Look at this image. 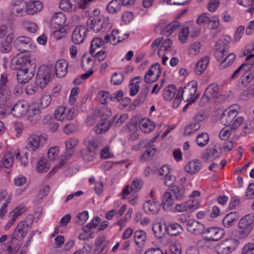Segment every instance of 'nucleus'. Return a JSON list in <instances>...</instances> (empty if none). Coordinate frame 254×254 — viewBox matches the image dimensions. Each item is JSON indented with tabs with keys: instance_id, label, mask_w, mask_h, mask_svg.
Returning <instances> with one entry per match:
<instances>
[{
	"instance_id": "1",
	"label": "nucleus",
	"mask_w": 254,
	"mask_h": 254,
	"mask_svg": "<svg viewBox=\"0 0 254 254\" xmlns=\"http://www.w3.org/2000/svg\"><path fill=\"white\" fill-rule=\"evenodd\" d=\"M34 217L32 214L28 215L25 220L20 221L7 244H2L1 248L8 254H17L22 246V241L31 229Z\"/></svg>"
},
{
	"instance_id": "2",
	"label": "nucleus",
	"mask_w": 254,
	"mask_h": 254,
	"mask_svg": "<svg viewBox=\"0 0 254 254\" xmlns=\"http://www.w3.org/2000/svg\"><path fill=\"white\" fill-rule=\"evenodd\" d=\"M36 65L28 55L17 54L11 60L10 68L18 70L17 79L18 83H28L35 74Z\"/></svg>"
},
{
	"instance_id": "3",
	"label": "nucleus",
	"mask_w": 254,
	"mask_h": 254,
	"mask_svg": "<svg viewBox=\"0 0 254 254\" xmlns=\"http://www.w3.org/2000/svg\"><path fill=\"white\" fill-rule=\"evenodd\" d=\"M197 87V82L191 81L185 85L184 88L181 87L178 90L179 95L182 96V99L185 102L190 101V103H193L199 97V93L196 94Z\"/></svg>"
},
{
	"instance_id": "4",
	"label": "nucleus",
	"mask_w": 254,
	"mask_h": 254,
	"mask_svg": "<svg viewBox=\"0 0 254 254\" xmlns=\"http://www.w3.org/2000/svg\"><path fill=\"white\" fill-rule=\"evenodd\" d=\"M254 225V216L248 214L244 216L239 221V230L237 232L240 238L247 237L252 231Z\"/></svg>"
},
{
	"instance_id": "5",
	"label": "nucleus",
	"mask_w": 254,
	"mask_h": 254,
	"mask_svg": "<svg viewBox=\"0 0 254 254\" xmlns=\"http://www.w3.org/2000/svg\"><path fill=\"white\" fill-rule=\"evenodd\" d=\"M51 77L50 68L46 65H42L39 68L36 78L37 86L41 89L44 88L48 84Z\"/></svg>"
},
{
	"instance_id": "6",
	"label": "nucleus",
	"mask_w": 254,
	"mask_h": 254,
	"mask_svg": "<svg viewBox=\"0 0 254 254\" xmlns=\"http://www.w3.org/2000/svg\"><path fill=\"white\" fill-rule=\"evenodd\" d=\"M239 242L235 238L226 239L215 247V252L218 254H229L237 248Z\"/></svg>"
},
{
	"instance_id": "7",
	"label": "nucleus",
	"mask_w": 254,
	"mask_h": 254,
	"mask_svg": "<svg viewBox=\"0 0 254 254\" xmlns=\"http://www.w3.org/2000/svg\"><path fill=\"white\" fill-rule=\"evenodd\" d=\"M10 94L7 75L5 73L1 74L0 79V108L5 105Z\"/></svg>"
},
{
	"instance_id": "8",
	"label": "nucleus",
	"mask_w": 254,
	"mask_h": 254,
	"mask_svg": "<svg viewBox=\"0 0 254 254\" xmlns=\"http://www.w3.org/2000/svg\"><path fill=\"white\" fill-rule=\"evenodd\" d=\"M47 139V136L45 134L40 135H31L27 139L25 148L32 153H33L38 149L41 144L46 142Z\"/></svg>"
},
{
	"instance_id": "9",
	"label": "nucleus",
	"mask_w": 254,
	"mask_h": 254,
	"mask_svg": "<svg viewBox=\"0 0 254 254\" xmlns=\"http://www.w3.org/2000/svg\"><path fill=\"white\" fill-rule=\"evenodd\" d=\"M219 89V86L216 84L209 85L205 89L201 99V102L203 105L208 103L211 99L217 98L220 95Z\"/></svg>"
},
{
	"instance_id": "10",
	"label": "nucleus",
	"mask_w": 254,
	"mask_h": 254,
	"mask_svg": "<svg viewBox=\"0 0 254 254\" xmlns=\"http://www.w3.org/2000/svg\"><path fill=\"white\" fill-rule=\"evenodd\" d=\"M161 73L160 64L158 63L153 64L145 73L144 80L147 84L153 83L158 79Z\"/></svg>"
},
{
	"instance_id": "11",
	"label": "nucleus",
	"mask_w": 254,
	"mask_h": 254,
	"mask_svg": "<svg viewBox=\"0 0 254 254\" xmlns=\"http://www.w3.org/2000/svg\"><path fill=\"white\" fill-rule=\"evenodd\" d=\"M221 154V148L216 144L210 145L202 153L201 158L206 161L213 160L218 158Z\"/></svg>"
},
{
	"instance_id": "12",
	"label": "nucleus",
	"mask_w": 254,
	"mask_h": 254,
	"mask_svg": "<svg viewBox=\"0 0 254 254\" xmlns=\"http://www.w3.org/2000/svg\"><path fill=\"white\" fill-rule=\"evenodd\" d=\"M225 233L223 229L217 227H211L208 228L203 231V238L209 241H218L224 235Z\"/></svg>"
},
{
	"instance_id": "13",
	"label": "nucleus",
	"mask_w": 254,
	"mask_h": 254,
	"mask_svg": "<svg viewBox=\"0 0 254 254\" xmlns=\"http://www.w3.org/2000/svg\"><path fill=\"white\" fill-rule=\"evenodd\" d=\"M32 40L24 36L18 37L14 42L15 47L21 52H30L32 50Z\"/></svg>"
},
{
	"instance_id": "14",
	"label": "nucleus",
	"mask_w": 254,
	"mask_h": 254,
	"mask_svg": "<svg viewBox=\"0 0 254 254\" xmlns=\"http://www.w3.org/2000/svg\"><path fill=\"white\" fill-rule=\"evenodd\" d=\"M86 29H88V32L90 30H93L95 32H98L104 28V20L102 19V16L89 17L86 22Z\"/></svg>"
},
{
	"instance_id": "15",
	"label": "nucleus",
	"mask_w": 254,
	"mask_h": 254,
	"mask_svg": "<svg viewBox=\"0 0 254 254\" xmlns=\"http://www.w3.org/2000/svg\"><path fill=\"white\" fill-rule=\"evenodd\" d=\"M199 205V202L196 199L188 200L187 201L177 204L175 206V209L177 212L190 211L197 208Z\"/></svg>"
},
{
	"instance_id": "16",
	"label": "nucleus",
	"mask_w": 254,
	"mask_h": 254,
	"mask_svg": "<svg viewBox=\"0 0 254 254\" xmlns=\"http://www.w3.org/2000/svg\"><path fill=\"white\" fill-rule=\"evenodd\" d=\"M88 29H86L85 26L80 25L76 27L72 34V41L76 44H81L84 40Z\"/></svg>"
},
{
	"instance_id": "17",
	"label": "nucleus",
	"mask_w": 254,
	"mask_h": 254,
	"mask_svg": "<svg viewBox=\"0 0 254 254\" xmlns=\"http://www.w3.org/2000/svg\"><path fill=\"white\" fill-rule=\"evenodd\" d=\"M12 10L14 14L23 16L27 14V3L23 0H12Z\"/></svg>"
},
{
	"instance_id": "18",
	"label": "nucleus",
	"mask_w": 254,
	"mask_h": 254,
	"mask_svg": "<svg viewBox=\"0 0 254 254\" xmlns=\"http://www.w3.org/2000/svg\"><path fill=\"white\" fill-rule=\"evenodd\" d=\"M238 113L236 109L228 108L226 109L221 115L220 121L222 124L227 127L230 126Z\"/></svg>"
},
{
	"instance_id": "19",
	"label": "nucleus",
	"mask_w": 254,
	"mask_h": 254,
	"mask_svg": "<svg viewBox=\"0 0 254 254\" xmlns=\"http://www.w3.org/2000/svg\"><path fill=\"white\" fill-rule=\"evenodd\" d=\"M28 109L27 103L24 101H19L16 103L11 110V114L16 118H20L26 114Z\"/></svg>"
},
{
	"instance_id": "20",
	"label": "nucleus",
	"mask_w": 254,
	"mask_h": 254,
	"mask_svg": "<svg viewBox=\"0 0 254 254\" xmlns=\"http://www.w3.org/2000/svg\"><path fill=\"white\" fill-rule=\"evenodd\" d=\"M187 230L189 232L197 235L203 233L204 226L194 219H190L187 223Z\"/></svg>"
},
{
	"instance_id": "21",
	"label": "nucleus",
	"mask_w": 254,
	"mask_h": 254,
	"mask_svg": "<svg viewBox=\"0 0 254 254\" xmlns=\"http://www.w3.org/2000/svg\"><path fill=\"white\" fill-rule=\"evenodd\" d=\"M160 203L158 201L154 202L151 200H147L144 203L142 209L146 214H156L160 209Z\"/></svg>"
},
{
	"instance_id": "22",
	"label": "nucleus",
	"mask_w": 254,
	"mask_h": 254,
	"mask_svg": "<svg viewBox=\"0 0 254 254\" xmlns=\"http://www.w3.org/2000/svg\"><path fill=\"white\" fill-rule=\"evenodd\" d=\"M68 63L64 59L58 60L55 65L56 75L59 78L64 77L67 73Z\"/></svg>"
},
{
	"instance_id": "23",
	"label": "nucleus",
	"mask_w": 254,
	"mask_h": 254,
	"mask_svg": "<svg viewBox=\"0 0 254 254\" xmlns=\"http://www.w3.org/2000/svg\"><path fill=\"white\" fill-rule=\"evenodd\" d=\"M66 21L65 15L62 12L55 13L51 20L53 27L58 29L64 25Z\"/></svg>"
},
{
	"instance_id": "24",
	"label": "nucleus",
	"mask_w": 254,
	"mask_h": 254,
	"mask_svg": "<svg viewBox=\"0 0 254 254\" xmlns=\"http://www.w3.org/2000/svg\"><path fill=\"white\" fill-rule=\"evenodd\" d=\"M231 41V38L228 36H225L222 41H219L217 43L216 55L217 54H227L229 52V45Z\"/></svg>"
},
{
	"instance_id": "25",
	"label": "nucleus",
	"mask_w": 254,
	"mask_h": 254,
	"mask_svg": "<svg viewBox=\"0 0 254 254\" xmlns=\"http://www.w3.org/2000/svg\"><path fill=\"white\" fill-rule=\"evenodd\" d=\"M149 91V86L146 84L144 85L137 96L136 99H135L132 104L135 107L138 106L140 104H142L145 101L147 95Z\"/></svg>"
},
{
	"instance_id": "26",
	"label": "nucleus",
	"mask_w": 254,
	"mask_h": 254,
	"mask_svg": "<svg viewBox=\"0 0 254 254\" xmlns=\"http://www.w3.org/2000/svg\"><path fill=\"white\" fill-rule=\"evenodd\" d=\"M202 163L198 159L189 162L185 166V170L189 173L194 174L197 173L201 169Z\"/></svg>"
},
{
	"instance_id": "27",
	"label": "nucleus",
	"mask_w": 254,
	"mask_h": 254,
	"mask_svg": "<svg viewBox=\"0 0 254 254\" xmlns=\"http://www.w3.org/2000/svg\"><path fill=\"white\" fill-rule=\"evenodd\" d=\"M168 189L171 193H173L174 197L176 200H182L185 198V188L183 186L174 185Z\"/></svg>"
},
{
	"instance_id": "28",
	"label": "nucleus",
	"mask_w": 254,
	"mask_h": 254,
	"mask_svg": "<svg viewBox=\"0 0 254 254\" xmlns=\"http://www.w3.org/2000/svg\"><path fill=\"white\" fill-rule=\"evenodd\" d=\"M43 7V2L40 0H34L27 3V14L33 15L41 11Z\"/></svg>"
},
{
	"instance_id": "29",
	"label": "nucleus",
	"mask_w": 254,
	"mask_h": 254,
	"mask_svg": "<svg viewBox=\"0 0 254 254\" xmlns=\"http://www.w3.org/2000/svg\"><path fill=\"white\" fill-rule=\"evenodd\" d=\"M239 218L237 212H231L227 214L222 220L223 224L225 227L229 228L236 223Z\"/></svg>"
},
{
	"instance_id": "30",
	"label": "nucleus",
	"mask_w": 254,
	"mask_h": 254,
	"mask_svg": "<svg viewBox=\"0 0 254 254\" xmlns=\"http://www.w3.org/2000/svg\"><path fill=\"white\" fill-rule=\"evenodd\" d=\"M139 127L144 132L149 133L155 128V123L147 119H141L139 122Z\"/></svg>"
},
{
	"instance_id": "31",
	"label": "nucleus",
	"mask_w": 254,
	"mask_h": 254,
	"mask_svg": "<svg viewBox=\"0 0 254 254\" xmlns=\"http://www.w3.org/2000/svg\"><path fill=\"white\" fill-rule=\"evenodd\" d=\"M209 63V57H204L202 58L196 64L194 67V70L197 75H201L206 69Z\"/></svg>"
},
{
	"instance_id": "32",
	"label": "nucleus",
	"mask_w": 254,
	"mask_h": 254,
	"mask_svg": "<svg viewBox=\"0 0 254 254\" xmlns=\"http://www.w3.org/2000/svg\"><path fill=\"white\" fill-rule=\"evenodd\" d=\"M166 227H167V226L165 223L163 224L160 222H158L153 225L152 229L155 236L157 238H162L165 232H167Z\"/></svg>"
},
{
	"instance_id": "33",
	"label": "nucleus",
	"mask_w": 254,
	"mask_h": 254,
	"mask_svg": "<svg viewBox=\"0 0 254 254\" xmlns=\"http://www.w3.org/2000/svg\"><path fill=\"white\" fill-rule=\"evenodd\" d=\"M173 204V199L172 198V195L168 189L164 193L163 196V200L161 203L162 208L165 210H170V207Z\"/></svg>"
},
{
	"instance_id": "34",
	"label": "nucleus",
	"mask_w": 254,
	"mask_h": 254,
	"mask_svg": "<svg viewBox=\"0 0 254 254\" xmlns=\"http://www.w3.org/2000/svg\"><path fill=\"white\" fill-rule=\"evenodd\" d=\"M122 6L121 0H112L107 5L106 9L109 13L114 14L120 11Z\"/></svg>"
},
{
	"instance_id": "35",
	"label": "nucleus",
	"mask_w": 254,
	"mask_h": 254,
	"mask_svg": "<svg viewBox=\"0 0 254 254\" xmlns=\"http://www.w3.org/2000/svg\"><path fill=\"white\" fill-rule=\"evenodd\" d=\"M84 144L86 147V149L90 151L97 152L98 148V142L96 139L93 136H88L84 140Z\"/></svg>"
},
{
	"instance_id": "36",
	"label": "nucleus",
	"mask_w": 254,
	"mask_h": 254,
	"mask_svg": "<svg viewBox=\"0 0 254 254\" xmlns=\"http://www.w3.org/2000/svg\"><path fill=\"white\" fill-rule=\"evenodd\" d=\"M41 117V111L39 108L35 107L29 109L28 119L31 123L33 124L36 123L40 121Z\"/></svg>"
},
{
	"instance_id": "37",
	"label": "nucleus",
	"mask_w": 254,
	"mask_h": 254,
	"mask_svg": "<svg viewBox=\"0 0 254 254\" xmlns=\"http://www.w3.org/2000/svg\"><path fill=\"white\" fill-rule=\"evenodd\" d=\"M167 233L171 236H176L183 231L182 227L178 223H172L166 227Z\"/></svg>"
},
{
	"instance_id": "38",
	"label": "nucleus",
	"mask_w": 254,
	"mask_h": 254,
	"mask_svg": "<svg viewBox=\"0 0 254 254\" xmlns=\"http://www.w3.org/2000/svg\"><path fill=\"white\" fill-rule=\"evenodd\" d=\"M80 157L85 162H91L95 158L96 153L84 148L79 152Z\"/></svg>"
},
{
	"instance_id": "39",
	"label": "nucleus",
	"mask_w": 254,
	"mask_h": 254,
	"mask_svg": "<svg viewBox=\"0 0 254 254\" xmlns=\"http://www.w3.org/2000/svg\"><path fill=\"white\" fill-rule=\"evenodd\" d=\"M176 92L175 85L173 84L169 85L164 90L163 97L164 99L167 101L171 100L174 98Z\"/></svg>"
},
{
	"instance_id": "40",
	"label": "nucleus",
	"mask_w": 254,
	"mask_h": 254,
	"mask_svg": "<svg viewBox=\"0 0 254 254\" xmlns=\"http://www.w3.org/2000/svg\"><path fill=\"white\" fill-rule=\"evenodd\" d=\"M12 41V37L8 35L6 39L1 42L0 44V51L2 53H8L11 49V43Z\"/></svg>"
},
{
	"instance_id": "41",
	"label": "nucleus",
	"mask_w": 254,
	"mask_h": 254,
	"mask_svg": "<svg viewBox=\"0 0 254 254\" xmlns=\"http://www.w3.org/2000/svg\"><path fill=\"white\" fill-rule=\"evenodd\" d=\"M200 127V124L194 123L192 122L185 127L184 129V135L185 136L190 135L195 131H197Z\"/></svg>"
},
{
	"instance_id": "42",
	"label": "nucleus",
	"mask_w": 254,
	"mask_h": 254,
	"mask_svg": "<svg viewBox=\"0 0 254 254\" xmlns=\"http://www.w3.org/2000/svg\"><path fill=\"white\" fill-rule=\"evenodd\" d=\"M43 123L45 124H49V129L52 132L57 131L59 126L57 121L54 119H52L49 116H47L45 117L43 119Z\"/></svg>"
},
{
	"instance_id": "43",
	"label": "nucleus",
	"mask_w": 254,
	"mask_h": 254,
	"mask_svg": "<svg viewBox=\"0 0 254 254\" xmlns=\"http://www.w3.org/2000/svg\"><path fill=\"white\" fill-rule=\"evenodd\" d=\"M146 239V233L143 230H137L134 234V242L137 245H143Z\"/></svg>"
},
{
	"instance_id": "44",
	"label": "nucleus",
	"mask_w": 254,
	"mask_h": 254,
	"mask_svg": "<svg viewBox=\"0 0 254 254\" xmlns=\"http://www.w3.org/2000/svg\"><path fill=\"white\" fill-rule=\"evenodd\" d=\"M180 23L178 21H174L170 23L162 30L163 34L166 36H169L180 26Z\"/></svg>"
},
{
	"instance_id": "45",
	"label": "nucleus",
	"mask_w": 254,
	"mask_h": 254,
	"mask_svg": "<svg viewBox=\"0 0 254 254\" xmlns=\"http://www.w3.org/2000/svg\"><path fill=\"white\" fill-rule=\"evenodd\" d=\"M209 136L206 132H201L197 135L196 138V142L200 147H204L208 142Z\"/></svg>"
},
{
	"instance_id": "46",
	"label": "nucleus",
	"mask_w": 254,
	"mask_h": 254,
	"mask_svg": "<svg viewBox=\"0 0 254 254\" xmlns=\"http://www.w3.org/2000/svg\"><path fill=\"white\" fill-rule=\"evenodd\" d=\"M76 0H62L59 3L60 8L64 11H71Z\"/></svg>"
},
{
	"instance_id": "47",
	"label": "nucleus",
	"mask_w": 254,
	"mask_h": 254,
	"mask_svg": "<svg viewBox=\"0 0 254 254\" xmlns=\"http://www.w3.org/2000/svg\"><path fill=\"white\" fill-rule=\"evenodd\" d=\"M50 168L47 163V160L45 158H42L37 162L36 170L39 173L46 172Z\"/></svg>"
},
{
	"instance_id": "48",
	"label": "nucleus",
	"mask_w": 254,
	"mask_h": 254,
	"mask_svg": "<svg viewBox=\"0 0 254 254\" xmlns=\"http://www.w3.org/2000/svg\"><path fill=\"white\" fill-rule=\"evenodd\" d=\"M253 78L247 72H245L241 76L239 82V86L240 88H244L248 85Z\"/></svg>"
},
{
	"instance_id": "49",
	"label": "nucleus",
	"mask_w": 254,
	"mask_h": 254,
	"mask_svg": "<svg viewBox=\"0 0 254 254\" xmlns=\"http://www.w3.org/2000/svg\"><path fill=\"white\" fill-rule=\"evenodd\" d=\"M82 230L83 231V233L80 234L78 236V239L80 240L85 241L94 238L93 232L91 231L90 229H89L88 228L86 227V226H83Z\"/></svg>"
},
{
	"instance_id": "50",
	"label": "nucleus",
	"mask_w": 254,
	"mask_h": 254,
	"mask_svg": "<svg viewBox=\"0 0 254 254\" xmlns=\"http://www.w3.org/2000/svg\"><path fill=\"white\" fill-rule=\"evenodd\" d=\"M98 115L103 120H106L112 115L111 110L107 107H103L99 109Z\"/></svg>"
},
{
	"instance_id": "51",
	"label": "nucleus",
	"mask_w": 254,
	"mask_h": 254,
	"mask_svg": "<svg viewBox=\"0 0 254 254\" xmlns=\"http://www.w3.org/2000/svg\"><path fill=\"white\" fill-rule=\"evenodd\" d=\"M124 79V75L123 73L114 72L111 77V82L113 85H120L121 84Z\"/></svg>"
},
{
	"instance_id": "52",
	"label": "nucleus",
	"mask_w": 254,
	"mask_h": 254,
	"mask_svg": "<svg viewBox=\"0 0 254 254\" xmlns=\"http://www.w3.org/2000/svg\"><path fill=\"white\" fill-rule=\"evenodd\" d=\"M238 3L245 7H250L247 12L252 14L254 11V0H237Z\"/></svg>"
},
{
	"instance_id": "53",
	"label": "nucleus",
	"mask_w": 254,
	"mask_h": 254,
	"mask_svg": "<svg viewBox=\"0 0 254 254\" xmlns=\"http://www.w3.org/2000/svg\"><path fill=\"white\" fill-rule=\"evenodd\" d=\"M14 157L11 153L5 154L3 158L2 163H3V166L6 168H11L13 164Z\"/></svg>"
},
{
	"instance_id": "54",
	"label": "nucleus",
	"mask_w": 254,
	"mask_h": 254,
	"mask_svg": "<svg viewBox=\"0 0 254 254\" xmlns=\"http://www.w3.org/2000/svg\"><path fill=\"white\" fill-rule=\"evenodd\" d=\"M236 56L235 54H229L221 62L220 66L221 68H224L227 65H230L235 60Z\"/></svg>"
},
{
	"instance_id": "55",
	"label": "nucleus",
	"mask_w": 254,
	"mask_h": 254,
	"mask_svg": "<svg viewBox=\"0 0 254 254\" xmlns=\"http://www.w3.org/2000/svg\"><path fill=\"white\" fill-rule=\"evenodd\" d=\"M88 212L87 211H84L79 213L77 216V220H76L77 223L80 225H83L88 218Z\"/></svg>"
},
{
	"instance_id": "56",
	"label": "nucleus",
	"mask_w": 254,
	"mask_h": 254,
	"mask_svg": "<svg viewBox=\"0 0 254 254\" xmlns=\"http://www.w3.org/2000/svg\"><path fill=\"white\" fill-rule=\"evenodd\" d=\"M24 28L31 33H35L38 29V26L35 23L27 21L23 24Z\"/></svg>"
},
{
	"instance_id": "57",
	"label": "nucleus",
	"mask_w": 254,
	"mask_h": 254,
	"mask_svg": "<svg viewBox=\"0 0 254 254\" xmlns=\"http://www.w3.org/2000/svg\"><path fill=\"white\" fill-rule=\"evenodd\" d=\"M133 80H131L129 82V86L130 88L129 89V94L131 96H135L139 90V81H136L135 83H133Z\"/></svg>"
},
{
	"instance_id": "58",
	"label": "nucleus",
	"mask_w": 254,
	"mask_h": 254,
	"mask_svg": "<svg viewBox=\"0 0 254 254\" xmlns=\"http://www.w3.org/2000/svg\"><path fill=\"white\" fill-rule=\"evenodd\" d=\"M143 185V183L141 180L136 179H134L132 181V183L130 186V190L132 191L137 192L140 190Z\"/></svg>"
},
{
	"instance_id": "59",
	"label": "nucleus",
	"mask_w": 254,
	"mask_h": 254,
	"mask_svg": "<svg viewBox=\"0 0 254 254\" xmlns=\"http://www.w3.org/2000/svg\"><path fill=\"white\" fill-rule=\"evenodd\" d=\"M100 102L102 104H106L110 101V93L101 91L99 93Z\"/></svg>"
},
{
	"instance_id": "60",
	"label": "nucleus",
	"mask_w": 254,
	"mask_h": 254,
	"mask_svg": "<svg viewBox=\"0 0 254 254\" xmlns=\"http://www.w3.org/2000/svg\"><path fill=\"white\" fill-rule=\"evenodd\" d=\"M219 24V21L218 17L217 16H213L209 18L208 22V27L209 29L213 30L216 29Z\"/></svg>"
},
{
	"instance_id": "61",
	"label": "nucleus",
	"mask_w": 254,
	"mask_h": 254,
	"mask_svg": "<svg viewBox=\"0 0 254 254\" xmlns=\"http://www.w3.org/2000/svg\"><path fill=\"white\" fill-rule=\"evenodd\" d=\"M59 153V148L57 147H51L48 152V157L51 161L55 160Z\"/></svg>"
},
{
	"instance_id": "62",
	"label": "nucleus",
	"mask_w": 254,
	"mask_h": 254,
	"mask_svg": "<svg viewBox=\"0 0 254 254\" xmlns=\"http://www.w3.org/2000/svg\"><path fill=\"white\" fill-rule=\"evenodd\" d=\"M242 254H254V244L248 243L244 246Z\"/></svg>"
},
{
	"instance_id": "63",
	"label": "nucleus",
	"mask_w": 254,
	"mask_h": 254,
	"mask_svg": "<svg viewBox=\"0 0 254 254\" xmlns=\"http://www.w3.org/2000/svg\"><path fill=\"white\" fill-rule=\"evenodd\" d=\"M175 181L176 177L169 174L166 176H165L164 183L166 186L170 187V188H171L172 186H173V185L175 183Z\"/></svg>"
},
{
	"instance_id": "64",
	"label": "nucleus",
	"mask_w": 254,
	"mask_h": 254,
	"mask_svg": "<svg viewBox=\"0 0 254 254\" xmlns=\"http://www.w3.org/2000/svg\"><path fill=\"white\" fill-rule=\"evenodd\" d=\"M246 197L249 199H253L254 198V183H251L246 192Z\"/></svg>"
}]
</instances>
